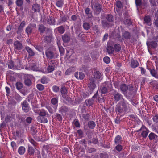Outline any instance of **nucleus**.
<instances>
[{
	"label": "nucleus",
	"instance_id": "nucleus-59",
	"mask_svg": "<svg viewBox=\"0 0 158 158\" xmlns=\"http://www.w3.org/2000/svg\"><path fill=\"white\" fill-rule=\"evenodd\" d=\"M52 89L53 91L55 93L58 92L60 90L59 87L56 85H53L52 87Z\"/></svg>",
	"mask_w": 158,
	"mask_h": 158
},
{
	"label": "nucleus",
	"instance_id": "nucleus-7",
	"mask_svg": "<svg viewBox=\"0 0 158 158\" xmlns=\"http://www.w3.org/2000/svg\"><path fill=\"white\" fill-rule=\"evenodd\" d=\"M142 131L141 135L143 138H145L147 136L148 133L149 132V130L143 125L139 130V131Z\"/></svg>",
	"mask_w": 158,
	"mask_h": 158
},
{
	"label": "nucleus",
	"instance_id": "nucleus-3",
	"mask_svg": "<svg viewBox=\"0 0 158 158\" xmlns=\"http://www.w3.org/2000/svg\"><path fill=\"white\" fill-rule=\"evenodd\" d=\"M92 8L96 13L99 14L101 11L102 6L100 3L93 2L91 3Z\"/></svg>",
	"mask_w": 158,
	"mask_h": 158
},
{
	"label": "nucleus",
	"instance_id": "nucleus-64",
	"mask_svg": "<svg viewBox=\"0 0 158 158\" xmlns=\"http://www.w3.org/2000/svg\"><path fill=\"white\" fill-rule=\"evenodd\" d=\"M100 156L101 158H107L108 157V155L106 152L101 153L100 154Z\"/></svg>",
	"mask_w": 158,
	"mask_h": 158
},
{
	"label": "nucleus",
	"instance_id": "nucleus-63",
	"mask_svg": "<svg viewBox=\"0 0 158 158\" xmlns=\"http://www.w3.org/2000/svg\"><path fill=\"white\" fill-rule=\"evenodd\" d=\"M152 119L154 123H158V114H156L154 115L152 118Z\"/></svg>",
	"mask_w": 158,
	"mask_h": 158
},
{
	"label": "nucleus",
	"instance_id": "nucleus-14",
	"mask_svg": "<svg viewBox=\"0 0 158 158\" xmlns=\"http://www.w3.org/2000/svg\"><path fill=\"white\" fill-rule=\"evenodd\" d=\"M123 142L122 138L121 135H117L114 139V143L115 144H121Z\"/></svg>",
	"mask_w": 158,
	"mask_h": 158
},
{
	"label": "nucleus",
	"instance_id": "nucleus-28",
	"mask_svg": "<svg viewBox=\"0 0 158 158\" xmlns=\"http://www.w3.org/2000/svg\"><path fill=\"white\" fill-rule=\"evenodd\" d=\"M38 120L40 122L45 123L48 122L47 118L45 117L38 116L37 117Z\"/></svg>",
	"mask_w": 158,
	"mask_h": 158
},
{
	"label": "nucleus",
	"instance_id": "nucleus-8",
	"mask_svg": "<svg viewBox=\"0 0 158 158\" xmlns=\"http://www.w3.org/2000/svg\"><path fill=\"white\" fill-rule=\"evenodd\" d=\"M112 41L108 42L107 45V52L108 54H113L114 52V47Z\"/></svg>",
	"mask_w": 158,
	"mask_h": 158
},
{
	"label": "nucleus",
	"instance_id": "nucleus-19",
	"mask_svg": "<svg viewBox=\"0 0 158 158\" xmlns=\"http://www.w3.org/2000/svg\"><path fill=\"white\" fill-rule=\"evenodd\" d=\"M29 68L33 71H37L38 69L37 64L33 61L30 63Z\"/></svg>",
	"mask_w": 158,
	"mask_h": 158
},
{
	"label": "nucleus",
	"instance_id": "nucleus-56",
	"mask_svg": "<svg viewBox=\"0 0 158 158\" xmlns=\"http://www.w3.org/2000/svg\"><path fill=\"white\" fill-rule=\"evenodd\" d=\"M36 87L39 91H42L44 89V85L40 84H37Z\"/></svg>",
	"mask_w": 158,
	"mask_h": 158
},
{
	"label": "nucleus",
	"instance_id": "nucleus-57",
	"mask_svg": "<svg viewBox=\"0 0 158 158\" xmlns=\"http://www.w3.org/2000/svg\"><path fill=\"white\" fill-rule=\"evenodd\" d=\"M90 113H86L83 114L82 117L84 119L86 120H89L90 117Z\"/></svg>",
	"mask_w": 158,
	"mask_h": 158
},
{
	"label": "nucleus",
	"instance_id": "nucleus-45",
	"mask_svg": "<svg viewBox=\"0 0 158 158\" xmlns=\"http://www.w3.org/2000/svg\"><path fill=\"white\" fill-rule=\"evenodd\" d=\"M94 76L95 78L99 79L101 77V73L99 71H96L94 73Z\"/></svg>",
	"mask_w": 158,
	"mask_h": 158
},
{
	"label": "nucleus",
	"instance_id": "nucleus-50",
	"mask_svg": "<svg viewBox=\"0 0 158 158\" xmlns=\"http://www.w3.org/2000/svg\"><path fill=\"white\" fill-rule=\"evenodd\" d=\"M16 87L18 90L21 89L23 87V84L20 82H17L15 84Z\"/></svg>",
	"mask_w": 158,
	"mask_h": 158
},
{
	"label": "nucleus",
	"instance_id": "nucleus-26",
	"mask_svg": "<svg viewBox=\"0 0 158 158\" xmlns=\"http://www.w3.org/2000/svg\"><path fill=\"white\" fill-rule=\"evenodd\" d=\"M62 39L64 43H67L70 41V35L67 34H64L62 36Z\"/></svg>",
	"mask_w": 158,
	"mask_h": 158
},
{
	"label": "nucleus",
	"instance_id": "nucleus-24",
	"mask_svg": "<svg viewBox=\"0 0 158 158\" xmlns=\"http://www.w3.org/2000/svg\"><path fill=\"white\" fill-rule=\"evenodd\" d=\"M151 18L149 15L145 16L144 18V23L146 24L148 26H150L151 24Z\"/></svg>",
	"mask_w": 158,
	"mask_h": 158
},
{
	"label": "nucleus",
	"instance_id": "nucleus-58",
	"mask_svg": "<svg viewBox=\"0 0 158 158\" xmlns=\"http://www.w3.org/2000/svg\"><path fill=\"white\" fill-rule=\"evenodd\" d=\"M11 146L12 148L13 151H15L16 150L17 148V145L15 142L12 141L11 142Z\"/></svg>",
	"mask_w": 158,
	"mask_h": 158
},
{
	"label": "nucleus",
	"instance_id": "nucleus-33",
	"mask_svg": "<svg viewBox=\"0 0 158 158\" xmlns=\"http://www.w3.org/2000/svg\"><path fill=\"white\" fill-rule=\"evenodd\" d=\"M83 27L84 30H89L91 27L90 24L88 22H84L82 25Z\"/></svg>",
	"mask_w": 158,
	"mask_h": 158
},
{
	"label": "nucleus",
	"instance_id": "nucleus-32",
	"mask_svg": "<svg viewBox=\"0 0 158 158\" xmlns=\"http://www.w3.org/2000/svg\"><path fill=\"white\" fill-rule=\"evenodd\" d=\"M139 65V63L137 60H133L131 61V66L132 68H135L137 67Z\"/></svg>",
	"mask_w": 158,
	"mask_h": 158
},
{
	"label": "nucleus",
	"instance_id": "nucleus-34",
	"mask_svg": "<svg viewBox=\"0 0 158 158\" xmlns=\"http://www.w3.org/2000/svg\"><path fill=\"white\" fill-rule=\"evenodd\" d=\"M114 51L117 52H120L121 50V46L120 44H114Z\"/></svg>",
	"mask_w": 158,
	"mask_h": 158
},
{
	"label": "nucleus",
	"instance_id": "nucleus-60",
	"mask_svg": "<svg viewBox=\"0 0 158 158\" xmlns=\"http://www.w3.org/2000/svg\"><path fill=\"white\" fill-rule=\"evenodd\" d=\"M151 83V85H153L154 87H155L156 89L158 90V83L156 81H153Z\"/></svg>",
	"mask_w": 158,
	"mask_h": 158
},
{
	"label": "nucleus",
	"instance_id": "nucleus-2",
	"mask_svg": "<svg viewBox=\"0 0 158 158\" xmlns=\"http://www.w3.org/2000/svg\"><path fill=\"white\" fill-rule=\"evenodd\" d=\"M120 88L122 93L124 94H129L130 92L133 90V87L131 85H127L125 84H121Z\"/></svg>",
	"mask_w": 158,
	"mask_h": 158
},
{
	"label": "nucleus",
	"instance_id": "nucleus-49",
	"mask_svg": "<svg viewBox=\"0 0 158 158\" xmlns=\"http://www.w3.org/2000/svg\"><path fill=\"white\" fill-rule=\"evenodd\" d=\"M55 67L53 66H51L48 65L47 68V70L48 73H51L52 72L55 70Z\"/></svg>",
	"mask_w": 158,
	"mask_h": 158
},
{
	"label": "nucleus",
	"instance_id": "nucleus-22",
	"mask_svg": "<svg viewBox=\"0 0 158 158\" xmlns=\"http://www.w3.org/2000/svg\"><path fill=\"white\" fill-rule=\"evenodd\" d=\"M8 67L9 69H10L13 70L19 69L18 67L15 65L14 62L12 60H10L8 62Z\"/></svg>",
	"mask_w": 158,
	"mask_h": 158
},
{
	"label": "nucleus",
	"instance_id": "nucleus-37",
	"mask_svg": "<svg viewBox=\"0 0 158 158\" xmlns=\"http://www.w3.org/2000/svg\"><path fill=\"white\" fill-rule=\"evenodd\" d=\"M88 125L89 127L92 129H94L96 126L95 122L93 121H89L88 122Z\"/></svg>",
	"mask_w": 158,
	"mask_h": 158
},
{
	"label": "nucleus",
	"instance_id": "nucleus-21",
	"mask_svg": "<svg viewBox=\"0 0 158 158\" xmlns=\"http://www.w3.org/2000/svg\"><path fill=\"white\" fill-rule=\"evenodd\" d=\"M48 116L49 114L46 110L44 109L40 110L38 116L48 117Z\"/></svg>",
	"mask_w": 158,
	"mask_h": 158
},
{
	"label": "nucleus",
	"instance_id": "nucleus-54",
	"mask_svg": "<svg viewBox=\"0 0 158 158\" xmlns=\"http://www.w3.org/2000/svg\"><path fill=\"white\" fill-rule=\"evenodd\" d=\"M150 72L151 75L156 78L157 75V72L154 69H150Z\"/></svg>",
	"mask_w": 158,
	"mask_h": 158
},
{
	"label": "nucleus",
	"instance_id": "nucleus-17",
	"mask_svg": "<svg viewBox=\"0 0 158 158\" xmlns=\"http://www.w3.org/2000/svg\"><path fill=\"white\" fill-rule=\"evenodd\" d=\"M69 111L68 108L65 106H63L59 108V112L62 114H66Z\"/></svg>",
	"mask_w": 158,
	"mask_h": 158
},
{
	"label": "nucleus",
	"instance_id": "nucleus-62",
	"mask_svg": "<svg viewBox=\"0 0 158 158\" xmlns=\"http://www.w3.org/2000/svg\"><path fill=\"white\" fill-rule=\"evenodd\" d=\"M55 117L59 121H61L62 120V117L59 114L56 113V114Z\"/></svg>",
	"mask_w": 158,
	"mask_h": 158
},
{
	"label": "nucleus",
	"instance_id": "nucleus-18",
	"mask_svg": "<svg viewBox=\"0 0 158 158\" xmlns=\"http://www.w3.org/2000/svg\"><path fill=\"white\" fill-rule=\"evenodd\" d=\"M60 92L62 94V97L64 99H66V95L67 94L68 92L65 86H63L60 89Z\"/></svg>",
	"mask_w": 158,
	"mask_h": 158
},
{
	"label": "nucleus",
	"instance_id": "nucleus-13",
	"mask_svg": "<svg viewBox=\"0 0 158 158\" xmlns=\"http://www.w3.org/2000/svg\"><path fill=\"white\" fill-rule=\"evenodd\" d=\"M26 25V22L25 21H22L18 28L17 33L18 34H21L23 31V28Z\"/></svg>",
	"mask_w": 158,
	"mask_h": 158
},
{
	"label": "nucleus",
	"instance_id": "nucleus-4",
	"mask_svg": "<svg viewBox=\"0 0 158 158\" xmlns=\"http://www.w3.org/2000/svg\"><path fill=\"white\" fill-rule=\"evenodd\" d=\"M96 87V85L95 83L94 79V78L90 79L88 87V92L90 94H92Z\"/></svg>",
	"mask_w": 158,
	"mask_h": 158
},
{
	"label": "nucleus",
	"instance_id": "nucleus-52",
	"mask_svg": "<svg viewBox=\"0 0 158 158\" xmlns=\"http://www.w3.org/2000/svg\"><path fill=\"white\" fill-rule=\"evenodd\" d=\"M14 98L18 102L21 101L23 98H22L18 94H15Z\"/></svg>",
	"mask_w": 158,
	"mask_h": 158
},
{
	"label": "nucleus",
	"instance_id": "nucleus-36",
	"mask_svg": "<svg viewBox=\"0 0 158 158\" xmlns=\"http://www.w3.org/2000/svg\"><path fill=\"white\" fill-rule=\"evenodd\" d=\"M25 152V148L24 146H20L18 148V152L20 155H23Z\"/></svg>",
	"mask_w": 158,
	"mask_h": 158
},
{
	"label": "nucleus",
	"instance_id": "nucleus-35",
	"mask_svg": "<svg viewBox=\"0 0 158 158\" xmlns=\"http://www.w3.org/2000/svg\"><path fill=\"white\" fill-rule=\"evenodd\" d=\"M149 139L150 140H152L153 139H157L156 140L158 139L157 138L158 136L155 133L153 132H151L148 135Z\"/></svg>",
	"mask_w": 158,
	"mask_h": 158
},
{
	"label": "nucleus",
	"instance_id": "nucleus-51",
	"mask_svg": "<svg viewBox=\"0 0 158 158\" xmlns=\"http://www.w3.org/2000/svg\"><path fill=\"white\" fill-rule=\"evenodd\" d=\"M58 98H53L51 100V102L52 104L54 105H56L57 106L58 105Z\"/></svg>",
	"mask_w": 158,
	"mask_h": 158
},
{
	"label": "nucleus",
	"instance_id": "nucleus-23",
	"mask_svg": "<svg viewBox=\"0 0 158 158\" xmlns=\"http://www.w3.org/2000/svg\"><path fill=\"white\" fill-rule=\"evenodd\" d=\"M131 37V35L130 32L127 31H125L122 33V38H124L126 40H129Z\"/></svg>",
	"mask_w": 158,
	"mask_h": 158
},
{
	"label": "nucleus",
	"instance_id": "nucleus-27",
	"mask_svg": "<svg viewBox=\"0 0 158 158\" xmlns=\"http://www.w3.org/2000/svg\"><path fill=\"white\" fill-rule=\"evenodd\" d=\"M25 49L28 53L29 56H34L35 53L34 51L31 48L28 46L25 47Z\"/></svg>",
	"mask_w": 158,
	"mask_h": 158
},
{
	"label": "nucleus",
	"instance_id": "nucleus-31",
	"mask_svg": "<svg viewBox=\"0 0 158 158\" xmlns=\"http://www.w3.org/2000/svg\"><path fill=\"white\" fill-rule=\"evenodd\" d=\"M46 27L43 24H40L38 26V31L40 33H43L45 31Z\"/></svg>",
	"mask_w": 158,
	"mask_h": 158
},
{
	"label": "nucleus",
	"instance_id": "nucleus-25",
	"mask_svg": "<svg viewBox=\"0 0 158 158\" xmlns=\"http://www.w3.org/2000/svg\"><path fill=\"white\" fill-rule=\"evenodd\" d=\"M47 23L50 25H53L55 24V19L52 17L49 16L47 18Z\"/></svg>",
	"mask_w": 158,
	"mask_h": 158
},
{
	"label": "nucleus",
	"instance_id": "nucleus-12",
	"mask_svg": "<svg viewBox=\"0 0 158 158\" xmlns=\"http://www.w3.org/2000/svg\"><path fill=\"white\" fill-rule=\"evenodd\" d=\"M33 77V76L31 75L28 74L25 77L24 80L25 84L28 86H29L31 85L32 82L30 78Z\"/></svg>",
	"mask_w": 158,
	"mask_h": 158
},
{
	"label": "nucleus",
	"instance_id": "nucleus-38",
	"mask_svg": "<svg viewBox=\"0 0 158 158\" xmlns=\"http://www.w3.org/2000/svg\"><path fill=\"white\" fill-rule=\"evenodd\" d=\"M100 91L102 94H105L107 92L108 89L106 86H101Z\"/></svg>",
	"mask_w": 158,
	"mask_h": 158
},
{
	"label": "nucleus",
	"instance_id": "nucleus-11",
	"mask_svg": "<svg viewBox=\"0 0 158 158\" xmlns=\"http://www.w3.org/2000/svg\"><path fill=\"white\" fill-rule=\"evenodd\" d=\"M45 54L47 59H52L54 57V52L50 49H47L45 51Z\"/></svg>",
	"mask_w": 158,
	"mask_h": 158
},
{
	"label": "nucleus",
	"instance_id": "nucleus-55",
	"mask_svg": "<svg viewBox=\"0 0 158 158\" xmlns=\"http://www.w3.org/2000/svg\"><path fill=\"white\" fill-rule=\"evenodd\" d=\"M93 134V131H90V130H88L86 133L87 135V137L89 139H91L92 138V136Z\"/></svg>",
	"mask_w": 158,
	"mask_h": 158
},
{
	"label": "nucleus",
	"instance_id": "nucleus-1",
	"mask_svg": "<svg viewBox=\"0 0 158 158\" xmlns=\"http://www.w3.org/2000/svg\"><path fill=\"white\" fill-rule=\"evenodd\" d=\"M130 105L126 100H121L116 106L115 111L117 114L120 116L124 115L130 110Z\"/></svg>",
	"mask_w": 158,
	"mask_h": 158
},
{
	"label": "nucleus",
	"instance_id": "nucleus-5",
	"mask_svg": "<svg viewBox=\"0 0 158 158\" xmlns=\"http://www.w3.org/2000/svg\"><path fill=\"white\" fill-rule=\"evenodd\" d=\"M14 50L15 53L18 52H20L23 48V45L18 40L15 41L13 44Z\"/></svg>",
	"mask_w": 158,
	"mask_h": 158
},
{
	"label": "nucleus",
	"instance_id": "nucleus-10",
	"mask_svg": "<svg viewBox=\"0 0 158 158\" xmlns=\"http://www.w3.org/2000/svg\"><path fill=\"white\" fill-rule=\"evenodd\" d=\"M36 24H29L25 29V31L27 35L30 34L32 32L33 29L36 28Z\"/></svg>",
	"mask_w": 158,
	"mask_h": 158
},
{
	"label": "nucleus",
	"instance_id": "nucleus-42",
	"mask_svg": "<svg viewBox=\"0 0 158 158\" xmlns=\"http://www.w3.org/2000/svg\"><path fill=\"white\" fill-rule=\"evenodd\" d=\"M116 145L115 146V149L118 152H121L123 149V146L121 144H116Z\"/></svg>",
	"mask_w": 158,
	"mask_h": 158
},
{
	"label": "nucleus",
	"instance_id": "nucleus-44",
	"mask_svg": "<svg viewBox=\"0 0 158 158\" xmlns=\"http://www.w3.org/2000/svg\"><path fill=\"white\" fill-rule=\"evenodd\" d=\"M67 20V18L65 16L61 17V18L58 21L59 24H60L66 22Z\"/></svg>",
	"mask_w": 158,
	"mask_h": 158
},
{
	"label": "nucleus",
	"instance_id": "nucleus-39",
	"mask_svg": "<svg viewBox=\"0 0 158 158\" xmlns=\"http://www.w3.org/2000/svg\"><path fill=\"white\" fill-rule=\"evenodd\" d=\"M49 80L47 77H43L41 79V82L42 84H47Z\"/></svg>",
	"mask_w": 158,
	"mask_h": 158
},
{
	"label": "nucleus",
	"instance_id": "nucleus-41",
	"mask_svg": "<svg viewBox=\"0 0 158 158\" xmlns=\"http://www.w3.org/2000/svg\"><path fill=\"white\" fill-rule=\"evenodd\" d=\"M106 18L107 21L110 22H113L114 19L113 16L111 14H107Z\"/></svg>",
	"mask_w": 158,
	"mask_h": 158
},
{
	"label": "nucleus",
	"instance_id": "nucleus-30",
	"mask_svg": "<svg viewBox=\"0 0 158 158\" xmlns=\"http://www.w3.org/2000/svg\"><path fill=\"white\" fill-rule=\"evenodd\" d=\"M43 40L45 43H50L52 41V36L51 35L46 36L44 37Z\"/></svg>",
	"mask_w": 158,
	"mask_h": 158
},
{
	"label": "nucleus",
	"instance_id": "nucleus-20",
	"mask_svg": "<svg viewBox=\"0 0 158 158\" xmlns=\"http://www.w3.org/2000/svg\"><path fill=\"white\" fill-rule=\"evenodd\" d=\"M147 45L148 48H155L157 47V44L156 41H152L148 43L147 42Z\"/></svg>",
	"mask_w": 158,
	"mask_h": 158
},
{
	"label": "nucleus",
	"instance_id": "nucleus-48",
	"mask_svg": "<svg viewBox=\"0 0 158 158\" xmlns=\"http://www.w3.org/2000/svg\"><path fill=\"white\" fill-rule=\"evenodd\" d=\"M57 31L60 34H63L65 31V29L63 26H61L57 28Z\"/></svg>",
	"mask_w": 158,
	"mask_h": 158
},
{
	"label": "nucleus",
	"instance_id": "nucleus-46",
	"mask_svg": "<svg viewBox=\"0 0 158 158\" xmlns=\"http://www.w3.org/2000/svg\"><path fill=\"white\" fill-rule=\"evenodd\" d=\"M74 67H71L65 71V74L66 75H68L73 71Z\"/></svg>",
	"mask_w": 158,
	"mask_h": 158
},
{
	"label": "nucleus",
	"instance_id": "nucleus-29",
	"mask_svg": "<svg viewBox=\"0 0 158 158\" xmlns=\"http://www.w3.org/2000/svg\"><path fill=\"white\" fill-rule=\"evenodd\" d=\"M35 149L34 148L31 146H28V152L29 155L30 156H33L35 153Z\"/></svg>",
	"mask_w": 158,
	"mask_h": 158
},
{
	"label": "nucleus",
	"instance_id": "nucleus-6",
	"mask_svg": "<svg viewBox=\"0 0 158 158\" xmlns=\"http://www.w3.org/2000/svg\"><path fill=\"white\" fill-rule=\"evenodd\" d=\"M112 94L114 99V100L116 102L120 100H122L123 99H123V95L116 90L114 91Z\"/></svg>",
	"mask_w": 158,
	"mask_h": 158
},
{
	"label": "nucleus",
	"instance_id": "nucleus-40",
	"mask_svg": "<svg viewBox=\"0 0 158 158\" xmlns=\"http://www.w3.org/2000/svg\"><path fill=\"white\" fill-rule=\"evenodd\" d=\"M102 24L104 27H111L110 23H108L106 21H102Z\"/></svg>",
	"mask_w": 158,
	"mask_h": 158
},
{
	"label": "nucleus",
	"instance_id": "nucleus-9",
	"mask_svg": "<svg viewBox=\"0 0 158 158\" xmlns=\"http://www.w3.org/2000/svg\"><path fill=\"white\" fill-rule=\"evenodd\" d=\"M22 109L25 112H27L30 110L29 104L26 100H24L21 103Z\"/></svg>",
	"mask_w": 158,
	"mask_h": 158
},
{
	"label": "nucleus",
	"instance_id": "nucleus-53",
	"mask_svg": "<svg viewBox=\"0 0 158 158\" xmlns=\"http://www.w3.org/2000/svg\"><path fill=\"white\" fill-rule=\"evenodd\" d=\"M132 22L130 19H127L125 21L124 23L128 26H130L132 25Z\"/></svg>",
	"mask_w": 158,
	"mask_h": 158
},
{
	"label": "nucleus",
	"instance_id": "nucleus-47",
	"mask_svg": "<svg viewBox=\"0 0 158 158\" xmlns=\"http://www.w3.org/2000/svg\"><path fill=\"white\" fill-rule=\"evenodd\" d=\"M64 4V1L62 0H59L56 2V6L58 7H62Z\"/></svg>",
	"mask_w": 158,
	"mask_h": 158
},
{
	"label": "nucleus",
	"instance_id": "nucleus-61",
	"mask_svg": "<svg viewBox=\"0 0 158 158\" xmlns=\"http://www.w3.org/2000/svg\"><path fill=\"white\" fill-rule=\"evenodd\" d=\"M16 4L17 6L20 7L23 5V1L22 0H16Z\"/></svg>",
	"mask_w": 158,
	"mask_h": 158
},
{
	"label": "nucleus",
	"instance_id": "nucleus-15",
	"mask_svg": "<svg viewBox=\"0 0 158 158\" xmlns=\"http://www.w3.org/2000/svg\"><path fill=\"white\" fill-rule=\"evenodd\" d=\"M32 10L34 12H39L40 11V5L37 3L33 4L32 6Z\"/></svg>",
	"mask_w": 158,
	"mask_h": 158
},
{
	"label": "nucleus",
	"instance_id": "nucleus-43",
	"mask_svg": "<svg viewBox=\"0 0 158 158\" xmlns=\"http://www.w3.org/2000/svg\"><path fill=\"white\" fill-rule=\"evenodd\" d=\"M94 101V100L91 98L86 100L85 102L87 106H91L93 104Z\"/></svg>",
	"mask_w": 158,
	"mask_h": 158
},
{
	"label": "nucleus",
	"instance_id": "nucleus-16",
	"mask_svg": "<svg viewBox=\"0 0 158 158\" xmlns=\"http://www.w3.org/2000/svg\"><path fill=\"white\" fill-rule=\"evenodd\" d=\"M75 77L77 79L82 80L85 77V75L82 72H76L74 73Z\"/></svg>",
	"mask_w": 158,
	"mask_h": 158
}]
</instances>
